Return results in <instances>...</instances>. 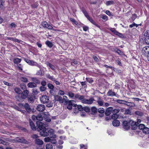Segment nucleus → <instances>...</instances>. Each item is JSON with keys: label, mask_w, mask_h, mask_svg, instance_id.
Listing matches in <instances>:
<instances>
[{"label": "nucleus", "mask_w": 149, "mask_h": 149, "mask_svg": "<svg viewBox=\"0 0 149 149\" xmlns=\"http://www.w3.org/2000/svg\"><path fill=\"white\" fill-rule=\"evenodd\" d=\"M28 86L30 88H33L37 87L36 84L34 82H29L28 84Z\"/></svg>", "instance_id": "22"}, {"label": "nucleus", "mask_w": 149, "mask_h": 149, "mask_svg": "<svg viewBox=\"0 0 149 149\" xmlns=\"http://www.w3.org/2000/svg\"><path fill=\"white\" fill-rule=\"evenodd\" d=\"M118 36L119 37L121 38H124V36L123 34L122 33H120L117 31V33H116V35Z\"/></svg>", "instance_id": "45"}, {"label": "nucleus", "mask_w": 149, "mask_h": 149, "mask_svg": "<svg viewBox=\"0 0 149 149\" xmlns=\"http://www.w3.org/2000/svg\"><path fill=\"white\" fill-rule=\"evenodd\" d=\"M145 125L143 124H140L138 126L139 129L143 130V129L145 127Z\"/></svg>", "instance_id": "39"}, {"label": "nucleus", "mask_w": 149, "mask_h": 149, "mask_svg": "<svg viewBox=\"0 0 149 149\" xmlns=\"http://www.w3.org/2000/svg\"><path fill=\"white\" fill-rule=\"evenodd\" d=\"M21 97L22 99H24L27 97L29 94V91L27 90H24L21 93Z\"/></svg>", "instance_id": "5"}, {"label": "nucleus", "mask_w": 149, "mask_h": 149, "mask_svg": "<svg viewBox=\"0 0 149 149\" xmlns=\"http://www.w3.org/2000/svg\"><path fill=\"white\" fill-rule=\"evenodd\" d=\"M120 111V110L119 109H115L114 110H113L112 111V113H115V114H117L118 113L119 111Z\"/></svg>", "instance_id": "54"}, {"label": "nucleus", "mask_w": 149, "mask_h": 149, "mask_svg": "<svg viewBox=\"0 0 149 149\" xmlns=\"http://www.w3.org/2000/svg\"><path fill=\"white\" fill-rule=\"evenodd\" d=\"M36 119L39 121H42L43 119V117L40 115L36 116Z\"/></svg>", "instance_id": "37"}, {"label": "nucleus", "mask_w": 149, "mask_h": 149, "mask_svg": "<svg viewBox=\"0 0 149 149\" xmlns=\"http://www.w3.org/2000/svg\"><path fill=\"white\" fill-rule=\"evenodd\" d=\"M142 132L144 134H147L149 133V128L145 127L144 129H143Z\"/></svg>", "instance_id": "26"}, {"label": "nucleus", "mask_w": 149, "mask_h": 149, "mask_svg": "<svg viewBox=\"0 0 149 149\" xmlns=\"http://www.w3.org/2000/svg\"><path fill=\"white\" fill-rule=\"evenodd\" d=\"M45 44L47 46L50 48L52 47L54 45L52 42L49 41H46Z\"/></svg>", "instance_id": "23"}, {"label": "nucleus", "mask_w": 149, "mask_h": 149, "mask_svg": "<svg viewBox=\"0 0 149 149\" xmlns=\"http://www.w3.org/2000/svg\"><path fill=\"white\" fill-rule=\"evenodd\" d=\"M144 36L147 38L149 37V30H147L145 31L144 34Z\"/></svg>", "instance_id": "43"}, {"label": "nucleus", "mask_w": 149, "mask_h": 149, "mask_svg": "<svg viewBox=\"0 0 149 149\" xmlns=\"http://www.w3.org/2000/svg\"><path fill=\"white\" fill-rule=\"evenodd\" d=\"M74 110L75 111L74 113H77L78 111V110L81 111H83V107L81 105H78L77 107L75 108Z\"/></svg>", "instance_id": "17"}, {"label": "nucleus", "mask_w": 149, "mask_h": 149, "mask_svg": "<svg viewBox=\"0 0 149 149\" xmlns=\"http://www.w3.org/2000/svg\"><path fill=\"white\" fill-rule=\"evenodd\" d=\"M130 120H129L128 121L126 120L123 121L122 123V125L123 128L125 130H129L130 128Z\"/></svg>", "instance_id": "3"}, {"label": "nucleus", "mask_w": 149, "mask_h": 149, "mask_svg": "<svg viewBox=\"0 0 149 149\" xmlns=\"http://www.w3.org/2000/svg\"><path fill=\"white\" fill-rule=\"evenodd\" d=\"M50 142L52 144H56L57 143L56 140L55 138L51 139Z\"/></svg>", "instance_id": "47"}, {"label": "nucleus", "mask_w": 149, "mask_h": 149, "mask_svg": "<svg viewBox=\"0 0 149 149\" xmlns=\"http://www.w3.org/2000/svg\"><path fill=\"white\" fill-rule=\"evenodd\" d=\"M116 102L119 103L120 104H124L126 102V101H124V100H118L116 101Z\"/></svg>", "instance_id": "38"}, {"label": "nucleus", "mask_w": 149, "mask_h": 149, "mask_svg": "<svg viewBox=\"0 0 149 149\" xmlns=\"http://www.w3.org/2000/svg\"><path fill=\"white\" fill-rule=\"evenodd\" d=\"M47 86L48 88L51 89H53L54 87V86L51 84H47Z\"/></svg>", "instance_id": "49"}, {"label": "nucleus", "mask_w": 149, "mask_h": 149, "mask_svg": "<svg viewBox=\"0 0 149 149\" xmlns=\"http://www.w3.org/2000/svg\"><path fill=\"white\" fill-rule=\"evenodd\" d=\"M41 102L43 104L46 103V106L48 107H52L53 106V103L49 102V97L46 95H43L40 98Z\"/></svg>", "instance_id": "2"}, {"label": "nucleus", "mask_w": 149, "mask_h": 149, "mask_svg": "<svg viewBox=\"0 0 149 149\" xmlns=\"http://www.w3.org/2000/svg\"><path fill=\"white\" fill-rule=\"evenodd\" d=\"M135 113L136 115L141 116H142L143 115V113L139 111H136Z\"/></svg>", "instance_id": "36"}, {"label": "nucleus", "mask_w": 149, "mask_h": 149, "mask_svg": "<svg viewBox=\"0 0 149 149\" xmlns=\"http://www.w3.org/2000/svg\"><path fill=\"white\" fill-rule=\"evenodd\" d=\"M107 95L108 96L113 97L116 96V93L112 91L111 90H109L107 93Z\"/></svg>", "instance_id": "21"}, {"label": "nucleus", "mask_w": 149, "mask_h": 149, "mask_svg": "<svg viewBox=\"0 0 149 149\" xmlns=\"http://www.w3.org/2000/svg\"><path fill=\"white\" fill-rule=\"evenodd\" d=\"M100 100H97V102L98 105L100 106H102L104 105L103 100H100V99H99Z\"/></svg>", "instance_id": "35"}, {"label": "nucleus", "mask_w": 149, "mask_h": 149, "mask_svg": "<svg viewBox=\"0 0 149 149\" xmlns=\"http://www.w3.org/2000/svg\"><path fill=\"white\" fill-rule=\"evenodd\" d=\"M20 79L22 81L24 82H26L28 81V79L25 77H22Z\"/></svg>", "instance_id": "42"}, {"label": "nucleus", "mask_w": 149, "mask_h": 149, "mask_svg": "<svg viewBox=\"0 0 149 149\" xmlns=\"http://www.w3.org/2000/svg\"><path fill=\"white\" fill-rule=\"evenodd\" d=\"M32 81L33 82L37 84H39L40 83V81L36 78H31Z\"/></svg>", "instance_id": "29"}, {"label": "nucleus", "mask_w": 149, "mask_h": 149, "mask_svg": "<svg viewBox=\"0 0 149 149\" xmlns=\"http://www.w3.org/2000/svg\"><path fill=\"white\" fill-rule=\"evenodd\" d=\"M14 91L16 93L19 94H21L22 93V91L18 88H15L14 89Z\"/></svg>", "instance_id": "30"}, {"label": "nucleus", "mask_w": 149, "mask_h": 149, "mask_svg": "<svg viewBox=\"0 0 149 149\" xmlns=\"http://www.w3.org/2000/svg\"><path fill=\"white\" fill-rule=\"evenodd\" d=\"M97 112V109L95 107H92L90 109V113L92 115L96 114Z\"/></svg>", "instance_id": "15"}, {"label": "nucleus", "mask_w": 149, "mask_h": 149, "mask_svg": "<svg viewBox=\"0 0 149 149\" xmlns=\"http://www.w3.org/2000/svg\"><path fill=\"white\" fill-rule=\"evenodd\" d=\"M51 139L49 137H46L44 139V141L45 142H49L50 141Z\"/></svg>", "instance_id": "50"}, {"label": "nucleus", "mask_w": 149, "mask_h": 149, "mask_svg": "<svg viewBox=\"0 0 149 149\" xmlns=\"http://www.w3.org/2000/svg\"><path fill=\"white\" fill-rule=\"evenodd\" d=\"M83 110L87 113H89L90 112V109L88 107H83Z\"/></svg>", "instance_id": "33"}, {"label": "nucleus", "mask_w": 149, "mask_h": 149, "mask_svg": "<svg viewBox=\"0 0 149 149\" xmlns=\"http://www.w3.org/2000/svg\"><path fill=\"white\" fill-rule=\"evenodd\" d=\"M48 65L52 70H55V67L53 65L50 63H49Z\"/></svg>", "instance_id": "53"}, {"label": "nucleus", "mask_w": 149, "mask_h": 149, "mask_svg": "<svg viewBox=\"0 0 149 149\" xmlns=\"http://www.w3.org/2000/svg\"><path fill=\"white\" fill-rule=\"evenodd\" d=\"M5 1L3 0H0V8L1 9H3V8Z\"/></svg>", "instance_id": "32"}, {"label": "nucleus", "mask_w": 149, "mask_h": 149, "mask_svg": "<svg viewBox=\"0 0 149 149\" xmlns=\"http://www.w3.org/2000/svg\"><path fill=\"white\" fill-rule=\"evenodd\" d=\"M69 96L71 97H72L74 96V94L71 92H69L68 93Z\"/></svg>", "instance_id": "62"}, {"label": "nucleus", "mask_w": 149, "mask_h": 149, "mask_svg": "<svg viewBox=\"0 0 149 149\" xmlns=\"http://www.w3.org/2000/svg\"><path fill=\"white\" fill-rule=\"evenodd\" d=\"M73 63L75 65H77L78 64V62L75 60L74 59L72 60L71 62V65H74L73 64Z\"/></svg>", "instance_id": "59"}, {"label": "nucleus", "mask_w": 149, "mask_h": 149, "mask_svg": "<svg viewBox=\"0 0 149 149\" xmlns=\"http://www.w3.org/2000/svg\"><path fill=\"white\" fill-rule=\"evenodd\" d=\"M118 117V115L117 114L113 113L111 116V118L113 119H116Z\"/></svg>", "instance_id": "41"}, {"label": "nucleus", "mask_w": 149, "mask_h": 149, "mask_svg": "<svg viewBox=\"0 0 149 149\" xmlns=\"http://www.w3.org/2000/svg\"><path fill=\"white\" fill-rule=\"evenodd\" d=\"M45 77L49 79H50L52 81H53L54 80V79L55 78L53 76H51L49 74H46L45 75Z\"/></svg>", "instance_id": "25"}, {"label": "nucleus", "mask_w": 149, "mask_h": 149, "mask_svg": "<svg viewBox=\"0 0 149 149\" xmlns=\"http://www.w3.org/2000/svg\"><path fill=\"white\" fill-rule=\"evenodd\" d=\"M35 143L38 145H42L43 143V141L41 139H35Z\"/></svg>", "instance_id": "19"}, {"label": "nucleus", "mask_w": 149, "mask_h": 149, "mask_svg": "<svg viewBox=\"0 0 149 149\" xmlns=\"http://www.w3.org/2000/svg\"><path fill=\"white\" fill-rule=\"evenodd\" d=\"M17 141L19 142H20L22 143H24L25 144H28L29 142L27 141L26 139H24L23 138L21 137L19 138L18 137L17 138Z\"/></svg>", "instance_id": "13"}, {"label": "nucleus", "mask_w": 149, "mask_h": 149, "mask_svg": "<svg viewBox=\"0 0 149 149\" xmlns=\"http://www.w3.org/2000/svg\"><path fill=\"white\" fill-rule=\"evenodd\" d=\"M54 102L57 101H59L60 103H63L64 102V100H63V99L62 97L58 95H54Z\"/></svg>", "instance_id": "6"}, {"label": "nucleus", "mask_w": 149, "mask_h": 149, "mask_svg": "<svg viewBox=\"0 0 149 149\" xmlns=\"http://www.w3.org/2000/svg\"><path fill=\"white\" fill-rule=\"evenodd\" d=\"M35 96L32 95H28L27 99L28 101L30 103H32L34 101L35 99Z\"/></svg>", "instance_id": "11"}, {"label": "nucleus", "mask_w": 149, "mask_h": 149, "mask_svg": "<svg viewBox=\"0 0 149 149\" xmlns=\"http://www.w3.org/2000/svg\"><path fill=\"white\" fill-rule=\"evenodd\" d=\"M130 111L129 109H125V114H130Z\"/></svg>", "instance_id": "56"}, {"label": "nucleus", "mask_w": 149, "mask_h": 149, "mask_svg": "<svg viewBox=\"0 0 149 149\" xmlns=\"http://www.w3.org/2000/svg\"><path fill=\"white\" fill-rule=\"evenodd\" d=\"M138 124L136 122L132 121L131 125V129L132 130H135L137 129Z\"/></svg>", "instance_id": "18"}, {"label": "nucleus", "mask_w": 149, "mask_h": 149, "mask_svg": "<svg viewBox=\"0 0 149 149\" xmlns=\"http://www.w3.org/2000/svg\"><path fill=\"white\" fill-rule=\"evenodd\" d=\"M114 2L113 1H109L106 2V4L107 6H109V5L113 4Z\"/></svg>", "instance_id": "40"}, {"label": "nucleus", "mask_w": 149, "mask_h": 149, "mask_svg": "<svg viewBox=\"0 0 149 149\" xmlns=\"http://www.w3.org/2000/svg\"><path fill=\"white\" fill-rule=\"evenodd\" d=\"M94 99L92 97L89 99H84L82 101V103L87 104H92L93 101H94Z\"/></svg>", "instance_id": "8"}, {"label": "nucleus", "mask_w": 149, "mask_h": 149, "mask_svg": "<svg viewBox=\"0 0 149 149\" xmlns=\"http://www.w3.org/2000/svg\"><path fill=\"white\" fill-rule=\"evenodd\" d=\"M24 108L26 111L29 113H30L31 111V109L30 106L28 103H26L25 104Z\"/></svg>", "instance_id": "16"}, {"label": "nucleus", "mask_w": 149, "mask_h": 149, "mask_svg": "<svg viewBox=\"0 0 149 149\" xmlns=\"http://www.w3.org/2000/svg\"><path fill=\"white\" fill-rule=\"evenodd\" d=\"M115 51L118 54L121 55H124V56H126V55L124 54L123 52L121 51L120 50L116 49H115Z\"/></svg>", "instance_id": "24"}, {"label": "nucleus", "mask_w": 149, "mask_h": 149, "mask_svg": "<svg viewBox=\"0 0 149 149\" xmlns=\"http://www.w3.org/2000/svg\"><path fill=\"white\" fill-rule=\"evenodd\" d=\"M13 107L15 109L19 111H23L21 109L19 108L17 106L15 105Z\"/></svg>", "instance_id": "55"}, {"label": "nucleus", "mask_w": 149, "mask_h": 149, "mask_svg": "<svg viewBox=\"0 0 149 149\" xmlns=\"http://www.w3.org/2000/svg\"><path fill=\"white\" fill-rule=\"evenodd\" d=\"M21 59L18 58H15L13 59V62L15 64H19L21 62Z\"/></svg>", "instance_id": "28"}, {"label": "nucleus", "mask_w": 149, "mask_h": 149, "mask_svg": "<svg viewBox=\"0 0 149 149\" xmlns=\"http://www.w3.org/2000/svg\"><path fill=\"white\" fill-rule=\"evenodd\" d=\"M37 111H43L45 109V106L43 104H39L37 107Z\"/></svg>", "instance_id": "12"}, {"label": "nucleus", "mask_w": 149, "mask_h": 149, "mask_svg": "<svg viewBox=\"0 0 149 149\" xmlns=\"http://www.w3.org/2000/svg\"><path fill=\"white\" fill-rule=\"evenodd\" d=\"M49 136L51 138H52L53 139L55 138L56 137V135L54 133H53L50 134Z\"/></svg>", "instance_id": "60"}, {"label": "nucleus", "mask_w": 149, "mask_h": 149, "mask_svg": "<svg viewBox=\"0 0 149 149\" xmlns=\"http://www.w3.org/2000/svg\"><path fill=\"white\" fill-rule=\"evenodd\" d=\"M144 41L146 44L149 45V37L145 38L144 39Z\"/></svg>", "instance_id": "58"}, {"label": "nucleus", "mask_w": 149, "mask_h": 149, "mask_svg": "<svg viewBox=\"0 0 149 149\" xmlns=\"http://www.w3.org/2000/svg\"><path fill=\"white\" fill-rule=\"evenodd\" d=\"M46 149H53V146L51 143H48L46 145Z\"/></svg>", "instance_id": "31"}, {"label": "nucleus", "mask_w": 149, "mask_h": 149, "mask_svg": "<svg viewBox=\"0 0 149 149\" xmlns=\"http://www.w3.org/2000/svg\"><path fill=\"white\" fill-rule=\"evenodd\" d=\"M97 111L100 113H103L104 112V108H100L97 109Z\"/></svg>", "instance_id": "34"}, {"label": "nucleus", "mask_w": 149, "mask_h": 149, "mask_svg": "<svg viewBox=\"0 0 149 149\" xmlns=\"http://www.w3.org/2000/svg\"><path fill=\"white\" fill-rule=\"evenodd\" d=\"M88 19L93 24L95 25V26H96L97 27H99V26L97 24H96L95 22H94V21L92 19V18H91L90 17H89V18H88Z\"/></svg>", "instance_id": "27"}, {"label": "nucleus", "mask_w": 149, "mask_h": 149, "mask_svg": "<svg viewBox=\"0 0 149 149\" xmlns=\"http://www.w3.org/2000/svg\"><path fill=\"white\" fill-rule=\"evenodd\" d=\"M113 125L115 127H118L120 125V122L118 120L115 119L112 122Z\"/></svg>", "instance_id": "20"}, {"label": "nucleus", "mask_w": 149, "mask_h": 149, "mask_svg": "<svg viewBox=\"0 0 149 149\" xmlns=\"http://www.w3.org/2000/svg\"><path fill=\"white\" fill-rule=\"evenodd\" d=\"M40 90L41 91H45L46 89V88L44 86H42L40 87Z\"/></svg>", "instance_id": "57"}, {"label": "nucleus", "mask_w": 149, "mask_h": 149, "mask_svg": "<svg viewBox=\"0 0 149 149\" xmlns=\"http://www.w3.org/2000/svg\"><path fill=\"white\" fill-rule=\"evenodd\" d=\"M41 25L43 27L47 28L49 29H53V27L50 24H48L46 22H42Z\"/></svg>", "instance_id": "10"}, {"label": "nucleus", "mask_w": 149, "mask_h": 149, "mask_svg": "<svg viewBox=\"0 0 149 149\" xmlns=\"http://www.w3.org/2000/svg\"><path fill=\"white\" fill-rule=\"evenodd\" d=\"M110 30L115 35H116L117 32V31L114 28H111L110 29Z\"/></svg>", "instance_id": "51"}, {"label": "nucleus", "mask_w": 149, "mask_h": 149, "mask_svg": "<svg viewBox=\"0 0 149 149\" xmlns=\"http://www.w3.org/2000/svg\"><path fill=\"white\" fill-rule=\"evenodd\" d=\"M29 122L31 128L32 130H35L37 129L38 130H39L38 128V127L37 126V125H36V127L33 122L30 119L29 120Z\"/></svg>", "instance_id": "7"}, {"label": "nucleus", "mask_w": 149, "mask_h": 149, "mask_svg": "<svg viewBox=\"0 0 149 149\" xmlns=\"http://www.w3.org/2000/svg\"><path fill=\"white\" fill-rule=\"evenodd\" d=\"M137 17V15L136 14H134L133 15L132 17V19L133 21H134Z\"/></svg>", "instance_id": "61"}, {"label": "nucleus", "mask_w": 149, "mask_h": 149, "mask_svg": "<svg viewBox=\"0 0 149 149\" xmlns=\"http://www.w3.org/2000/svg\"><path fill=\"white\" fill-rule=\"evenodd\" d=\"M24 60L26 63L30 65H34L37 66L39 68H40L41 66L40 65L38 64L36 62L34 61L33 60H30L26 58H25Z\"/></svg>", "instance_id": "4"}, {"label": "nucleus", "mask_w": 149, "mask_h": 149, "mask_svg": "<svg viewBox=\"0 0 149 149\" xmlns=\"http://www.w3.org/2000/svg\"><path fill=\"white\" fill-rule=\"evenodd\" d=\"M17 68L18 69L20 70H22V65L21 64H19L17 66Z\"/></svg>", "instance_id": "63"}, {"label": "nucleus", "mask_w": 149, "mask_h": 149, "mask_svg": "<svg viewBox=\"0 0 149 149\" xmlns=\"http://www.w3.org/2000/svg\"><path fill=\"white\" fill-rule=\"evenodd\" d=\"M86 79L87 82L90 83H92L93 81V80L92 79L89 78H86Z\"/></svg>", "instance_id": "52"}, {"label": "nucleus", "mask_w": 149, "mask_h": 149, "mask_svg": "<svg viewBox=\"0 0 149 149\" xmlns=\"http://www.w3.org/2000/svg\"><path fill=\"white\" fill-rule=\"evenodd\" d=\"M113 108L112 107H110L107 109L105 112V114L106 116H109L112 111Z\"/></svg>", "instance_id": "14"}, {"label": "nucleus", "mask_w": 149, "mask_h": 149, "mask_svg": "<svg viewBox=\"0 0 149 149\" xmlns=\"http://www.w3.org/2000/svg\"><path fill=\"white\" fill-rule=\"evenodd\" d=\"M141 25V24H135V23L134 22H133V23L131 24V28L132 27H134V26H135L136 28L139 25Z\"/></svg>", "instance_id": "48"}, {"label": "nucleus", "mask_w": 149, "mask_h": 149, "mask_svg": "<svg viewBox=\"0 0 149 149\" xmlns=\"http://www.w3.org/2000/svg\"><path fill=\"white\" fill-rule=\"evenodd\" d=\"M142 52L143 54L145 56L149 54V47L146 46L143 47L142 50Z\"/></svg>", "instance_id": "9"}, {"label": "nucleus", "mask_w": 149, "mask_h": 149, "mask_svg": "<svg viewBox=\"0 0 149 149\" xmlns=\"http://www.w3.org/2000/svg\"><path fill=\"white\" fill-rule=\"evenodd\" d=\"M45 120L46 121L49 122L51 121V119L48 116H45Z\"/></svg>", "instance_id": "46"}, {"label": "nucleus", "mask_w": 149, "mask_h": 149, "mask_svg": "<svg viewBox=\"0 0 149 149\" xmlns=\"http://www.w3.org/2000/svg\"><path fill=\"white\" fill-rule=\"evenodd\" d=\"M70 21L73 22L74 24H75L76 25H77L78 24V23L73 18H71L70 19Z\"/></svg>", "instance_id": "44"}, {"label": "nucleus", "mask_w": 149, "mask_h": 149, "mask_svg": "<svg viewBox=\"0 0 149 149\" xmlns=\"http://www.w3.org/2000/svg\"><path fill=\"white\" fill-rule=\"evenodd\" d=\"M36 124L37 126L38 127V128L39 130H41V131L40 132L41 136L45 137L48 136L49 133L52 134L54 133V130L52 129H50L47 131V132L46 131L47 129L43 125L42 123L38 121L36 122Z\"/></svg>", "instance_id": "1"}, {"label": "nucleus", "mask_w": 149, "mask_h": 149, "mask_svg": "<svg viewBox=\"0 0 149 149\" xmlns=\"http://www.w3.org/2000/svg\"><path fill=\"white\" fill-rule=\"evenodd\" d=\"M84 96L83 95H80L79 98V100H81V102H82V101L83 100H84Z\"/></svg>", "instance_id": "64"}]
</instances>
